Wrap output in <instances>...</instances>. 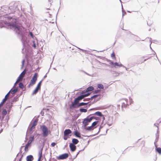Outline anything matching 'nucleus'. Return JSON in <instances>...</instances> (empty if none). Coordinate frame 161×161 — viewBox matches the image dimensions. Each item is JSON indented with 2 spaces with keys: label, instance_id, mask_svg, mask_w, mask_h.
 Masks as SVG:
<instances>
[{
  "label": "nucleus",
  "instance_id": "1",
  "mask_svg": "<svg viewBox=\"0 0 161 161\" xmlns=\"http://www.w3.org/2000/svg\"><path fill=\"white\" fill-rule=\"evenodd\" d=\"M7 18L10 21H5L4 23L8 29L14 30L18 34V36L21 38V40L24 46L26 42V37L25 35V32L19 26V22L17 19L13 18L11 16H7Z\"/></svg>",
  "mask_w": 161,
  "mask_h": 161
},
{
  "label": "nucleus",
  "instance_id": "2",
  "mask_svg": "<svg viewBox=\"0 0 161 161\" xmlns=\"http://www.w3.org/2000/svg\"><path fill=\"white\" fill-rule=\"evenodd\" d=\"M39 116L38 115L37 118L35 119L33 122L32 120L31 122L27 132L26 135L28 136L32 133L33 130L35 128L37 125L38 120V118Z\"/></svg>",
  "mask_w": 161,
  "mask_h": 161
},
{
  "label": "nucleus",
  "instance_id": "3",
  "mask_svg": "<svg viewBox=\"0 0 161 161\" xmlns=\"http://www.w3.org/2000/svg\"><path fill=\"white\" fill-rule=\"evenodd\" d=\"M7 9H8V13L9 14H13L19 10L17 3H15L13 4H11L8 8H6V9L4 10H6Z\"/></svg>",
  "mask_w": 161,
  "mask_h": 161
},
{
  "label": "nucleus",
  "instance_id": "4",
  "mask_svg": "<svg viewBox=\"0 0 161 161\" xmlns=\"http://www.w3.org/2000/svg\"><path fill=\"white\" fill-rule=\"evenodd\" d=\"M40 128L42 132L43 136L44 137H47L50 132L47 127L45 125H41Z\"/></svg>",
  "mask_w": 161,
  "mask_h": 161
},
{
  "label": "nucleus",
  "instance_id": "5",
  "mask_svg": "<svg viewBox=\"0 0 161 161\" xmlns=\"http://www.w3.org/2000/svg\"><path fill=\"white\" fill-rule=\"evenodd\" d=\"M82 99H83V98L81 94H80L79 96L75 98L74 102L72 103L71 104L70 106V109H74V108H75L74 106H75L76 104L78 103Z\"/></svg>",
  "mask_w": 161,
  "mask_h": 161
},
{
  "label": "nucleus",
  "instance_id": "6",
  "mask_svg": "<svg viewBox=\"0 0 161 161\" xmlns=\"http://www.w3.org/2000/svg\"><path fill=\"white\" fill-rule=\"evenodd\" d=\"M38 74L37 73H35L33 76L32 79L31 80L30 82L33 84L34 85L37 80Z\"/></svg>",
  "mask_w": 161,
  "mask_h": 161
},
{
  "label": "nucleus",
  "instance_id": "7",
  "mask_svg": "<svg viewBox=\"0 0 161 161\" xmlns=\"http://www.w3.org/2000/svg\"><path fill=\"white\" fill-rule=\"evenodd\" d=\"M69 157V154L68 153H65L60 155L59 156L57 157V158L58 160L64 159Z\"/></svg>",
  "mask_w": 161,
  "mask_h": 161
},
{
  "label": "nucleus",
  "instance_id": "8",
  "mask_svg": "<svg viewBox=\"0 0 161 161\" xmlns=\"http://www.w3.org/2000/svg\"><path fill=\"white\" fill-rule=\"evenodd\" d=\"M90 116V115H89L86 118H85L82 122V123L84 125L85 127H86L87 125H88L89 123L91 122L90 121H89V120L88 119V117Z\"/></svg>",
  "mask_w": 161,
  "mask_h": 161
},
{
  "label": "nucleus",
  "instance_id": "9",
  "mask_svg": "<svg viewBox=\"0 0 161 161\" xmlns=\"http://www.w3.org/2000/svg\"><path fill=\"white\" fill-rule=\"evenodd\" d=\"M73 132L74 135L76 137H77L80 139L83 138L81 136L80 133L77 130H75Z\"/></svg>",
  "mask_w": 161,
  "mask_h": 161
},
{
  "label": "nucleus",
  "instance_id": "10",
  "mask_svg": "<svg viewBox=\"0 0 161 161\" xmlns=\"http://www.w3.org/2000/svg\"><path fill=\"white\" fill-rule=\"evenodd\" d=\"M88 103V102L87 103H84V102H81L80 103H79L76 104L75 106H74L75 108H78L79 107L81 106H85Z\"/></svg>",
  "mask_w": 161,
  "mask_h": 161
},
{
  "label": "nucleus",
  "instance_id": "11",
  "mask_svg": "<svg viewBox=\"0 0 161 161\" xmlns=\"http://www.w3.org/2000/svg\"><path fill=\"white\" fill-rule=\"evenodd\" d=\"M69 147L70 150L72 152H74L76 149V146L72 143H69Z\"/></svg>",
  "mask_w": 161,
  "mask_h": 161
},
{
  "label": "nucleus",
  "instance_id": "12",
  "mask_svg": "<svg viewBox=\"0 0 161 161\" xmlns=\"http://www.w3.org/2000/svg\"><path fill=\"white\" fill-rule=\"evenodd\" d=\"M86 92L85 91V90L82 91V92L80 93V94H81L83 99L86 97L88 96L90 94V93H85Z\"/></svg>",
  "mask_w": 161,
  "mask_h": 161
},
{
  "label": "nucleus",
  "instance_id": "13",
  "mask_svg": "<svg viewBox=\"0 0 161 161\" xmlns=\"http://www.w3.org/2000/svg\"><path fill=\"white\" fill-rule=\"evenodd\" d=\"M72 131L69 129H66L64 131V135L69 136L70 134L72 133Z\"/></svg>",
  "mask_w": 161,
  "mask_h": 161
},
{
  "label": "nucleus",
  "instance_id": "14",
  "mask_svg": "<svg viewBox=\"0 0 161 161\" xmlns=\"http://www.w3.org/2000/svg\"><path fill=\"white\" fill-rule=\"evenodd\" d=\"M12 87L9 91H10V93H11L12 94H14L18 92V87H16L14 89Z\"/></svg>",
  "mask_w": 161,
  "mask_h": 161
},
{
  "label": "nucleus",
  "instance_id": "15",
  "mask_svg": "<svg viewBox=\"0 0 161 161\" xmlns=\"http://www.w3.org/2000/svg\"><path fill=\"white\" fill-rule=\"evenodd\" d=\"M35 135V133H34V135H32V136H31L29 138V140L28 142L31 144L32 142L35 139V137L34 135Z\"/></svg>",
  "mask_w": 161,
  "mask_h": 161
},
{
  "label": "nucleus",
  "instance_id": "16",
  "mask_svg": "<svg viewBox=\"0 0 161 161\" xmlns=\"http://www.w3.org/2000/svg\"><path fill=\"white\" fill-rule=\"evenodd\" d=\"M34 159L33 156L31 155L27 156L26 158V161H32Z\"/></svg>",
  "mask_w": 161,
  "mask_h": 161
},
{
  "label": "nucleus",
  "instance_id": "17",
  "mask_svg": "<svg viewBox=\"0 0 161 161\" xmlns=\"http://www.w3.org/2000/svg\"><path fill=\"white\" fill-rule=\"evenodd\" d=\"M19 97V96H18V95H17L11 101H10V103L11 104H13L14 102L18 101V97Z\"/></svg>",
  "mask_w": 161,
  "mask_h": 161
},
{
  "label": "nucleus",
  "instance_id": "18",
  "mask_svg": "<svg viewBox=\"0 0 161 161\" xmlns=\"http://www.w3.org/2000/svg\"><path fill=\"white\" fill-rule=\"evenodd\" d=\"M10 101H8L7 103H6V105H7V107H8V108H9V110L8 111V112H10V110L11 109V108H12V107L13 106V104H10Z\"/></svg>",
  "mask_w": 161,
  "mask_h": 161
},
{
  "label": "nucleus",
  "instance_id": "19",
  "mask_svg": "<svg viewBox=\"0 0 161 161\" xmlns=\"http://www.w3.org/2000/svg\"><path fill=\"white\" fill-rule=\"evenodd\" d=\"M97 115L99 117H101V116H103V114H102V113L101 112H100V111H97V112H96L95 113H94V114H91L90 115Z\"/></svg>",
  "mask_w": 161,
  "mask_h": 161
},
{
  "label": "nucleus",
  "instance_id": "20",
  "mask_svg": "<svg viewBox=\"0 0 161 161\" xmlns=\"http://www.w3.org/2000/svg\"><path fill=\"white\" fill-rule=\"evenodd\" d=\"M94 87L92 86H90L88 87L86 90H85V91L86 92H90L92 91H93L94 90Z\"/></svg>",
  "mask_w": 161,
  "mask_h": 161
},
{
  "label": "nucleus",
  "instance_id": "21",
  "mask_svg": "<svg viewBox=\"0 0 161 161\" xmlns=\"http://www.w3.org/2000/svg\"><path fill=\"white\" fill-rule=\"evenodd\" d=\"M39 90H40V89L36 86L32 94V95H34L36 94L38 92Z\"/></svg>",
  "mask_w": 161,
  "mask_h": 161
},
{
  "label": "nucleus",
  "instance_id": "22",
  "mask_svg": "<svg viewBox=\"0 0 161 161\" xmlns=\"http://www.w3.org/2000/svg\"><path fill=\"white\" fill-rule=\"evenodd\" d=\"M72 143H71L72 144H73L74 145H76L77 144H78L79 142V140L76 138H73L72 139Z\"/></svg>",
  "mask_w": 161,
  "mask_h": 161
},
{
  "label": "nucleus",
  "instance_id": "23",
  "mask_svg": "<svg viewBox=\"0 0 161 161\" xmlns=\"http://www.w3.org/2000/svg\"><path fill=\"white\" fill-rule=\"evenodd\" d=\"M43 149V147H42L41 148H40V150L39 151V153H38V156H39L38 159H40V158L42 156Z\"/></svg>",
  "mask_w": 161,
  "mask_h": 161
},
{
  "label": "nucleus",
  "instance_id": "24",
  "mask_svg": "<svg viewBox=\"0 0 161 161\" xmlns=\"http://www.w3.org/2000/svg\"><path fill=\"white\" fill-rule=\"evenodd\" d=\"M85 129L87 130L88 131H91L93 130L94 128H93V127L91 125V126H88L87 127H85Z\"/></svg>",
  "mask_w": 161,
  "mask_h": 161
},
{
  "label": "nucleus",
  "instance_id": "25",
  "mask_svg": "<svg viewBox=\"0 0 161 161\" xmlns=\"http://www.w3.org/2000/svg\"><path fill=\"white\" fill-rule=\"evenodd\" d=\"M99 122L98 121H95L93 122L92 124V125L94 129L97 127L96 125H97L98 123Z\"/></svg>",
  "mask_w": 161,
  "mask_h": 161
},
{
  "label": "nucleus",
  "instance_id": "26",
  "mask_svg": "<svg viewBox=\"0 0 161 161\" xmlns=\"http://www.w3.org/2000/svg\"><path fill=\"white\" fill-rule=\"evenodd\" d=\"M31 146V144L27 142L25 146L24 150L25 151H27L28 150V148L29 147Z\"/></svg>",
  "mask_w": 161,
  "mask_h": 161
},
{
  "label": "nucleus",
  "instance_id": "27",
  "mask_svg": "<svg viewBox=\"0 0 161 161\" xmlns=\"http://www.w3.org/2000/svg\"><path fill=\"white\" fill-rule=\"evenodd\" d=\"M98 97H99L100 98V95L99 94L95 95L93 96H92L90 99V100H92L93 99L95 98Z\"/></svg>",
  "mask_w": 161,
  "mask_h": 161
},
{
  "label": "nucleus",
  "instance_id": "28",
  "mask_svg": "<svg viewBox=\"0 0 161 161\" xmlns=\"http://www.w3.org/2000/svg\"><path fill=\"white\" fill-rule=\"evenodd\" d=\"M9 116L8 115H7L6 116L5 118V119L4 120V121H5V123L6 122L5 125H6L7 124L8 125V120H9Z\"/></svg>",
  "mask_w": 161,
  "mask_h": 161
},
{
  "label": "nucleus",
  "instance_id": "29",
  "mask_svg": "<svg viewBox=\"0 0 161 161\" xmlns=\"http://www.w3.org/2000/svg\"><path fill=\"white\" fill-rule=\"evenodd\" d=\"M79 110L80 112L81 113L84 112L85 113L87 111V108H80L79 109Z\"/></svg>",
  "mask_w": 161,
  "mask_h": 161
},
{
  "label": "nucleus",
  "instance_id": "30",
  "mask_svg": "<svg viewBox=\"0 0 161 161\" xmlns=\"http://www.w3.org/2000/svg\"><path fill=\"white\" fill-rule=\"evenodd\" d=\"M97 87L99 89H103L104 88L103 86L101 84H98L97 85Z\"/></svg>",
  "mask_w": 161,
  "mask_h": 161
},
{
  "label": "nucleus",
  "instance_id": "31",
  "mask_svg": "<svg viewBox=\"0 0 161 161\" xmlns=\"http://www.w3.org/2000/svg\"><path fill=\"white\" fill-rule=\"evenodd\" d=\"M19 86L20 88L22 89H23L25 87L24 85L22 82H20L19 84Z\"/></svg>",
  "mask_w": 161,
  "mask_h": 161
},
{
  "label": "nucleus",
  "instance_id": "32",
  "mask_svg": "<svg viewBox=\"0 0 161 161\" xmlns=\"http://www.w3.org/2000/svg\"><path fill=\"white\" fill-rule=\"evenodd\" d=\"M7 113V112L6 109H3L2 112V114L3 116H5Z\"/></svg>",
  "mask_w": 161,
  "mask_h": 161
},
{
  "label": "nucleus",
  "instance_id": "33",
  "mask_svg": "<svg viewBox=\"0 0 161 161\" xmlns=\"http://www.w3.org/2000/svg\"><path fill=\"white\" fill-rule=\"evenodd\" d=\"M26 73V71H25V70H24L19 75H21V76L22 78H23L25 75Z\"/></svg>",
  "mask_w": 161,
  "mask_h": 161
},
{
  "label": "nucleus",
  "instance_id": "34",
  "mask_svg": "<svg viewBox=\"0 0 161 161\" xmlns=\"http://www.w3.org/2000/svg\"><path fill=\"white\" fill-rule=\"evenodd\" d=\"M159 138V135H158V136H156L155 141L154 142V145H157V144H156V143L158 142V140Z\"/></svg>",
  "mask_w": 161,
  "mask_h": 161
},
{
  "label": "nucleus",
  "instance_id": "35",
  "mask_svg": "<svg viewBox=\"0 0 161 161\" xmlns=\"http://www.w3.org/2000/svg\"><path fill=\"white\" fill-rule=\"evenodd\" d=\"M71 135H70L69 136L64 135L63 139L64 140H66L68 138H69L70 136H71Z\"/></svg>",
  "mask_w": 161,
  "mask_h": 161
},
{
  "label": "nucleus",
  "instance_id": "36",
  "mask_svg": "<svg viewBox=\"0 0 161 161\" xmlns=\"http://www.w3.org/2000/svg\"><path fill=\"white\" fill-rule=\"evenodd\" d=\"M104 125H105V124H104V125H103V126L100 125V127L99 128V130H98V132L96 134H94V135H92L91 136H95L96 135H97L98 134V133L100 131L101 129L103 127Z\"/></svg>",
  "mask_w": 161,
  "mask_h": 161
},
{
  "label": "nucleus",
  "instance_id": "37",
  "mask_svg": "<svg viewBox=\"0 0 161 161\" xmlns=\"http://www.w3.org/2000/svg\"><path fill=\"white\" fill-rule=\"evenodd\" d=\"M134 39L136 41H139L140 40V38L136 36H134Z\"/></svg>",
  "mask_w": 161,
  "mask_h": 161
},
{
  "label": "nucleus",
  "instance_id": "38",
  "mask_svg": "<svg viewBox=\"0 0 161 161\" xmlns=\"http://www.w3.org/2000/svg\"><path fill=\"white\" fill-rule=\"evenodd\" d=\"M122 17L126 14V12L124 10L122 4Z\"/></svg>",
  "mask_w": 161,
  "mask_h": 161
},
{
  "label": "nucleus",
  "instance_id": "39",
  "mask_svg": "<svg viewBox=\"0 0 161 161\" xmlns=\"http://www.w3.org/2000/svg\"><path fill=\"white\" fill-rule=\"evenodd\" d=\"M17 81H22V78L21 76V75H19L18 77V78L17 80Z\"/></svg>",
  "mask_w": 161,
  "mask_h": 161
},
{
  "label": "nucleus",
  "instance_id": "40",
  "mask_svg": "<svg viewBox=\"0 0 161 161\" xmlns=\"http://www.w3.org/2000/svg\"><path fill=\"white\" fill-rule=\"evenodd\" d=\"M42 81V80H41L39 83L38 84L37 87H38L39 88L41 89V85Z\"/></svg>",
  "mask_w": 161,
  "mask_h": 161
},
{
  "label": "nucleus",
  "instance_id": "41",
  "mask_svg": "<svg viewBox=\"0 0 161 161\" xmlns=\"http://www.w3.org/2000/svg\"><path fill=\"white\" fill-rule=\"evenodd\" d=\"M78 48L80 49V50H81L83 52H84L86 53H89V51H87V50H84V49H81L80 48Z\"/></svg>",
  "mask_w": 161,
  "mask_h": 161
},
{
  "label": "nucleus",
  "instance_id": "42",
  "mask_svg": "<svg viewBox=\"0 0 161 161\" xmlns=\"http://www.w3.org/2000/svg\"><path fill=\"white\" fill-rule=\"evenodd\" d=\"M111 57L113 59H114L116 58L115 54L114 52H113L111 54Z\"/></svg>",
  "mask_w": 161,
  "mask_h": 161
},
{
  "label": "nucleus",
  "instance_id": "43",
  "mask_svg": "<svg viewBox=\"0 0 161 161\" xmlns=\"http://www.w3.org/2000/svg\"><path fill=\"white\" fill-rule=\"evenodd\" d=\"M129 105L128 104H125V103H123L121 106L122 108L123 107H126L127 106H128Z\"/></svg>",
  "mask_w": 161,
  "mask_h": 161
},
{
  "label": "nucleus",
  "instance_id": "44",
  "mask_svg": "<svg viewBox=\"0 0 161 161\" xmlns=\"http://www.w3.org/2000/svg\"><path fill=\"white\" fill-rule=\"evenodd\" d=\"M51 67V65H50V67ZM50 68H49L47 72L46 73V74L44 75V76L43 77V78H42V81H43V80L47 77V74L48 73V72H49V69H50Z\"/></svg>",
  "mask_w": 161,
  "mask_h": 161
},
{
  "label": "nucleus",
  "instance_id": "45",
  "mask_svg": "<svg viewBox=\"0 0 161 161\" xmlns=\"http://www.w3.org/2000/svg\"><path fill=\"white\" fill-rule=\"evenodd\" d=\"M10 93V91H9L7 94L5 95V97H6V98H7L8 99H9L10 98L8 96L9 95Z\"/></svg>",
  "mask_w": 161,
  "mask_h": 161
},
{
  "label": "nucleus",
  "instance_id": "46",
  "mask_svg": "<svg viewBox=\"0 0 161 161\" xmlns=\"http://www.w3.org/2000/svg\"><path fill=\"white\" fill-rule=\"evenodd\" d=\"M94 116H92L90 117V118H89V117H88V119H89V121L91 122L92 119H94Z\"/></svg>",
  "mask_w": 161,
  "mask_h": 161
},
{
  "label": "nucleus",
  "instance_id": "47",
  "mask_svg": "<svg viewBox=\"0 0 161 161\" xmlns=\"http://www.w3.org/2000/svg\"><path fill=\"white\" fill-rule=\"evenodd\" d=\"M119 64L117 62H115L114 63L113 66L115 67L116 66H119Z\"/></svg>",
  "mask_w": 161,
  "mask_h": 161
},
{
  "label": "nucleus",
  "instance_id": "48",
  "mask_svg": "<svg viewBox=\"0 0 161 161\" xmlns=\"http://www.w3.org/2000/svg\"><path fill=\"white\" fill-rule=\"evenodd\" d=\"M25 59H23L22 62V65L21 68H23V67L24 66V63H25Z\"/></svg>",
  "mask_w": 161,
  "mask_h": 161
},
{
  "label": "nucleus",
  "instance_id": "49",
  "mask_svg": "<svg viewBox=\"0 0 161 161\" xmlns=\"http://www.w3.org/2000/svg\"><path fill=\"white\" fill-rule=\"evenodd\" d=\"M100 92V90H99V89L97 90H95L94 91V93H98L99 92Z\"/></svg>",
  "mask_w": 161,
  "mask_h": 161
},
{
  "label": "nucleus",
  "instance_id": "50",
  "mask_svg": "<svg viewBox=\"0 0 161 161\" xmlns=\"http://www.w3.org/2000/svg\"><path fill=\"white\" fill-rule=\"evenodd\" d=\"M100 97H99L98 99H95V100H94V101L92 103V104H93L95 103H96L100 99Z\"/></svg>",
  "mask_w": 161,
  "mask_h": 161
},
{
  "label": "nucleus",
  "instance_id": "51",
  "mask_svg": "<svg viewBox=\"0 0 161 161\" xmlns=\"http://www.w3.org/2000/svg\"><path fill=\"white\" fill-rule=\"evenodd\" d=\"M56 144V143L54 142H52L51 145V146L52 147H54Z\"/></svg>",
  "mask_w": 161,
  "mask_h": 161
},
{
  "label": "nucleus",
  "instance_id": "52",
  "mask_svg": "<svg viewBox=\"0 0 161 161\" xmlns=\"http://www.w3.org/2000/svg\"><path fill=\"white\" fill-rule=\"evenodd\" d=\"M7 99H8L7 98H6V97H4V99H3L2 101V102L4 103L6 101Z\"/></svg>",
  "mask_w": 161,
  "mask_h": 161
},
{
  "label": "nucleus",
  "instance_id": "53",
  "mask_svg": "<svg viewBox=\"0 0 161 161\" xmlns=\"http://www.w3.org/2000/svg\"><path fill=\"white\" fill-rule=\"evenodd\" d=\"M29 35L32 37H34V35L33 34V33L31 32H29Z\"/></svg>",
  "mask_w": 161,
  "mask_h": 161
},
{
  "label": "nucleus",
  "instance_id": "54",
  "mask_svg": "<svg viewBox=\"0 0 161 161\" xmlns=\"http://www.w3.org/2000/svg\"><path fill=\"white\" fill-rule=\"evenodd\" d=\"M129 100H130V104H131V103H132L133 102V101H132V99L130 97H129Z\"/></svg>",
  "mask_w": 161,
  "mask_h": 161
},
{
  "label": "nucleus",
  "instance_id": "55",
  "mask_svg": "<svg viewBox=\"0 0 161 161\" xmlns=\"http://www.w3.org/2000/svg\"><path fill=\"white\" fill-rule=\"evenodd\" d=\"M90 101V98H88V99H84L83 100L84 101Z\"/></svg>",
  "mask_w": 161,
  "mask_h": 161
},
{
  "label": "nucleus",
  "instance_id": "56",
  "mask_svg": "<svg viewBox=\"0 0 161 161\" xmlns=\"http://www.w3.org/2000/svg\"><path fill=\"white\" fill-rule=\"evenodd\" d=\"M22 151V149H21V148H20V149L19 152V153L17 154V156H16V157H17L18 156V155H19V153H21H21H22V151Z\"/></svg>",
  "mask_w": 161,
  "mask_h": 161
},
{
  "label": "nucleus",
  "instance_id": "57",
  "mask_svg": "<svg viewBox=\"0 0 161 161\" xmlns=\"http://www.w3.org/2000/svg\"><path fill=\"white\" fill-rule=\"evenodd\" d=\"M44 113V112L42 111V110L40 112V114H41L42 116H43Z\"/></svg>",
  "mask_w": 161,
  "mask_h": 161
},
{
  "label": "nucleus",
  "instance_id": "58",
  "mask_svg": "<svg viewBox=\"0 0 161 161\" xmlns=\"http://www.w3.org/2000/svg\"><path fill=\"white\" fill-rule=\"evenodd\" d=\"M33 85L32 84V83H31V82L30 83L29 85H28V87H30V86H33Z\"/></svg>",
  "mask_w": 161,
  "mask_h": 161
},
{
  "label": "nucleus",
  "instance_id": "59",
  "mask_svg": "<svg viewBox=\"0 0 161 161\" xmlns=\"http://www.w3.org/2000/svg\"><path fill=\"white\" fill-rule=\"evenodd\" d=\"M94 119H95L96 120H99L100 119V118L98 117H97L95 116V118H94Z\"/></svg>",
  "mask_w": 161,
  "mask_h": 161
},
{
  "label": "nucleus",
  "instance_id": "60",
  "mask_svg": "<svg viewBox=\"0 0 161 161\" xmlns=\"http://www.w3.org/2000/svg\"><path fill=\"white\" fill-rule=\"evenodd\" d=\"M109 62L110 64L113 65L114 63L111 60Z\"/></svg>",
  "mask_w": 161,
  "mask_h": 161
},
{
  "label": "nucleus",
  "instance_id": "61",
  "mask_svg": "<svg viewBox=\"0 0 161 161\" xmlns=\"http://www.w3.org/2000/svg\"><path fill=\"white\" fill-rule=\"evenodd\" d=\"M4 116H3V115H2V121H4Z\"/></svg>",
  "mask_w": 161,
  "mask_h": 161
},
{
  "label": "nucleus",
  "instance_id": "62",
  "mask_svg": "<svg viewBox=\"0 0 161 161\" xmlns=\"http://www.w3.org/2000/svg\"><path fill=\"white\" fill-rule=\"evenodd\" d=\"M101 117H102V118L103 119V121L105 120V118L104 117V115H103V116H101Z\"/></svg>",
  "mask_w": 161,
  "mask_h": 161
},
{
  "label": "nucleus",
  "instance_id": "63",
  "mask_svg": "<svg viewBox=\"0 0 161 161\" xmlns=\"http://www.w3.org/2000/svg\"><path fill=\"white\" fill-rule=\"evenodd\" d=\"M119 67H125L124 65H123V64H119Z\"/></svg>",
  "mask_w": 161,
  "mask_h": 161
},
{
  "label": "nucleus",
  "instance_id": "64",
  "mask_svg": "<svg viewBox=\"0 0 161 161\" xmlns=\"http://www.w3.org/2000/svg\"><path fill=\"white\" fill-rule=\"evenodd\" d=\"M32 46L34 47L35 48L36 47V44L35 43H34L33 44Z\"/></svg>",
  "mask_w": 161,
  "mask_h": 161
}]
</instances>
